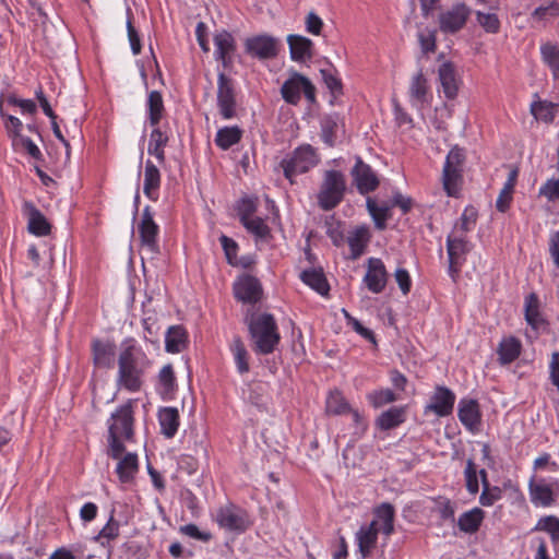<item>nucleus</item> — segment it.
<instances>
[{"instance_id": "obj_36", "label": "nucleus", "mask_w": 559, "mask_h": 559, "mask_svg": "<svg viewBox=\"0 0 559 559\" xmlns=\"http://www.w3.org/2000/svg\"><path fill=\"white\" fill-rule=\"evenodd\" d=\"M216 521L221 527L228 531L240 532L242 530L243 520L233 507L221 508L217 511Z\"/></svg>"}, {"instance_id": "obj_16", "label": "nucleus", "mask_w": 559, "mask_h": 559, "mask_svg": "<svg viewBox=\"0 0 559 559\" xmlns=\"http://www.w3.org/2000/svg\"><path fill=\"white\" fill-rule=\"evenodd\" d=\"M379 533L378 521H371L369 524L361 525L357 531L356 542L361 559H367L371 556L373 549L377 547Z\"/></svg>"}, {"instance_id": "obj_24", "label": "nucleus", "mask_w": 559, "mask_h": 559, "mask_svg": "<svg viewBox=\"0 0 559 559\" xmlns=\"http://www.w3.org/2000/svg\"><path fill=\"white\" fill-rule=\"evenodd\" d=\"M370 241V231L366 226H358L347 236V242L350 249V259L360 258Z\"/></svg>"}, {"instance_id": "obj_44", "label": "nucleus", "mask_w": 559, "mask_h": 559, "mask_svg": "<svg viewBox=\"0 0 559 559\" xmlns=\"http://www.w3.org/2000/svg\"><path fill=\"white\" fill-rule=\"evenodd\" d=\"M264 297V292L259 278L247 273V305L254 306Z\"/></svg>"}, {"instance_id": "obj_60", "label": "nucleus", "mask_w": 559, "mask_h": 559, "mask_svg": "<svg viewBox=\"0 0 559 559\" xmlns=\"http://www.w3.org/2000/svg\"><path fill=\"white\" fill-rule=\"evenodd\" d=\"M539 194L547 198L548 201L554 202L559 199V180L549 179L539 189Z\"/></svg>"}, {"instance_id": "obj_21", "label": "nucleus", "mask_w": 559, "mask_h": 559, "mask_svg": "<svg viewBox=\"0 0 559 559\" xmlns=\"http://www.w3.org/2000/svg\"><path fill=\"white\" fill-rule=\"evenodd\" d=\"M188 344V332L183 325L177 324L168 328L165 334V349L167 353H181Z\"/></svg>"}, {"instance_id": "obj_11", "label": "nucleus", "mask_w": 559, "mask_h": 559, "mask_svg": "<svg viewBox=\"0 0 559 559\" xmlns=\"http://www.w3.org/2000/svg\"><path fill=\"white\" fill-rule=\"evenodd\" d=\"M472 247L467 239L447 238L448 272L453 282H456L461 267L466 261V254L472 250Z\"/></svg>"}, {"instance_id": "obj_50", "label": "nucleus", "mask_w": 559, "mask_h": 559, "mask_svg": "<svg viewBox=\"0 0 559 559\" xmlns=\"http://www.w3.org/2000/svg\"><path fill=\"white\" fill-rule=\"evenodd\" d=\"M187 442L189 443V449L192 452V455L195 457H206L207 447H206V438L203 433H193L187 438Z\"/></svg>"}, {"instance_id": "obj_20", "label": "nucleus", "mask_w": 559, "mask_h": 559, "mask_svg": "<svg viewBox=\"0 0 559 559\" xmlns=\"http://www.w3.org/2000/svg\"><path fill=\"white\" fill-rule=\"evenodd\" d=\"M215 58L221 60L224 68H228L233 61V55L236 49L233 35L226 31L217 33L214 36Z\"/></svg>"}, {"instance_id": "obj_19", "label": "nucleus", "mask_w": 559, "mask_h": 559, "mask_svg": "<svg viewBox=\"0 0 559 559\" xmlns=\"http://www.w3.org/2000/svg\"><path fill=\"white\" fill-rule=\"evenodd\" d=\"M24 213L28 216L27 229L31 234L43 237L50 234L51 225L44 214L29 201L23 204Z\"/></svg>"}, {"instance_id": "obj_18", "label": "nucleus", "mask_w": 559, "mask_h": 559, "mask_svg": "<svg viewBox=\"0 0 559 559\" xmlns=\"http://www.w3.org/2000/svg\"><path fill=\"white\" fill-rule=\"evenodd\" d=\"M438 78L444 96L448 99H454L461 84L454 63L451 61L441 63L438 69Z\"/></svg>"}, {"instance_id": "obj_38", "label": "nucleus", "mask_w": 559, "mask_h": 559, "mask_svg": "<svg viewBox=\"0 0 559 559\" xmlns=\"http://www.w3.org/2000/svg\"><path fill=\"white\" fill-rule=\"evenodd\" d=\"M242 130L239 127L221 128L215 136V144L222 150H228L241 141Z\"/></svg>"}, {"instance_id": "obj_37", "label": "nucleus", "mask_w": 559, "mask_h": 559, "mask_svg": "<svg viewBox=\"0 0 559 559\" xmlns=\"http://www.w3.org/2000/svg\"><path fill=\"white\" fill-rule=\"evenodd\" d=\"M147 114H148V122L152 127H156L165 111L163 96L158 91H152L147 97Z\"/></svg>"}, {"instance_id": "obj_56", "label": "nucleus", "mask_w": 559, "mask_h": 559, "mask_svg": "<svg viewBox=\"0 0 559 559\" xmlns=\"http://www.w3.org/2000/svg\"><path fill=\"white\" fill-rule=\"evenodd\" d=\"M322 79L331 92V94L336 97L343 93V85L341 80L334 75L330 70H321Z\"/></svg>"}, {"instance_id": "obj_30", "label": "nucleus", "mask_w": 559, "mask_h": 559, "mask_svg": "<svg viewBox=\"0 0 559 559\" xmlns=\"http://www.w3.org/2000/svg\"><path fill=\"white\" fill-rule=\"evenodd\" d=\"M160 186V173L151 159L145 163L143 192L151 200L157 199V190Z\"/></svg>"}, {"instance_id": "obj_3", "label": "nucleus", "mask_w": 559, "mask_h": 559, "mask_svg": "<svg viewBox=\"0 0 559 559\" xmlns=\"http://www.w3.org/2000/svg\"><path fill=\"white\" fill-rule=\"evenodd\" d=\"M252 350L258 355L272 354L281 342L277 322L273 314L252 313L249 320Z\"/></svg>"}, {"instance_id": "obj_47", "label": "nucleus", "mask_w": 559, "mask_h": 559, "mask_svg": "<svg viewBox=\"0 0 559 559\" xmlns=\"http://www.w3.org/2000/svg\"><path fill=\"white\" fill-rule=\"evenodd\" d=\"M120 523L114 518V510L106 523V525L99 531V533L93 538L95 542L104 543L102 539L112 540L119 536Z\"/></svg>"}, {"instance_id": "obj_39", "label": "nucleus", "mask_w": 559, "mask_h": 559, "mask_svg": "<svg viewBox=\"0 0 559 559\" xmlns=\"http://www.w3.org/2000/svg\"><path fill=\"white\" fill-rule=\"evenodd\" d=\"M247 231L255 237V245L259 249L261 243L271 239V229L261 217H247Z\"/></svg>"}, {"instance_id": "obj_22", "label": "nucleus", "mask_w": 559, "mask_h": 559, "mask_svg": "<svg viewBox=\"0 0 559 559\" xmlns=\"http://www.w3.org/2000/svg\"><path fill=\"white\" fill-rule=\"evenodd\" d=\"M115 344L94 340L92 343L93 361L98 368H111L115 358Z\"/></svg>"}, {"instance_id": "obj_29", "label": "nucleus", "mask_w": 559, "mask_h": 559, "mask_svg": "<svg viewBox=\"0 0 559 559\" xmlns=\"http://www.w3.org/2000/svg\"><path fill=\"white\" fill-rule=\"evenodd\" d=\"M177 388L173 366L168 364L158 373V391L164 400H170L174 399Z\"/></svg>"}, {"instance_id": "obj_23", "label": "nucleus", "mask_w": 559, "mask_h": 559, "mask_svg": "<svg viewBox=\"0 0 559 559\" xmlns=\"http://www.w3.org/2000/svg\"><path fill=\"white\" fill-rule=\"evenodd\" d=\"M287 43L289 46L290 58L294 61H306L311 59L312 57V46L313 43L311 39L301 36V35H288Z\"/></svg>"}, {"instance_id": "obj_43", "label": "nucleus", "mask_w": 559, "mask_h": 559, "mask_svg": "<svg viewBox=\"0 0 559 559\" xmlns=\"http://www.w3.org/2000/svg\"><path fill=\"white\" fill-rule=\"evenodd\" d=\"M367 209L378 229L383 230L386 227V221L390 217V209L388 206H379L373 200H367Z\"/></svg>"}, {"instance_id": "obj_26", "label": "nucleus", "mask_w": 559, "mask_h": 559, "mask_svg": "<svg viewBox=\"0 0 559 559\" xmlns=\"http://www.w3.org/2000/svg\"><path fill=\"white\" fill-rule=\"evenodd\" d=\"M179 412L176 407H164L158 412L160 432L166 438L175 437L179 428Z\"/></svg>"}, {"instance_id": "obj_25", "label": "nucleus", "mask_w": 559, "mask_h": 559, "mask_svg": "<svg viewBox=\"0 0 559 559\" xmlns=\"http://www.w3.org/2000/svg\"><path fill=\"white\" fill-rule=\"evenodd\" d=\"M300 280L320 295L326 296L329 294L330 285L322 267L304 270L300 274Z\"/></svg>"}, {"instance_id": "obj_10", "label": "nucleus", "mask_w": 559, "mask_h": 559, "mask_svg": "<svg viewBox=\"0 0 559 559\" xmlns=\"http://www.w3.org/2000/svg\"><path fill=\"white\" fill-rule=\"evenodd\" d=\"M471 13L472 10L465 3L454 4L451 9L440 13V31L444 34L457 33L465 26Z\"/></svg>"}, {"instance_id": "obj_53", "label": "nucleus", "mask_w": 559, "mask_h": 559, "mask_svg": "<svg viewBox=\"0 0 559 559\" xmlns=\"http://www.w3.org/2000/svg\"><path fill=\"white\" fill-rule=\"evenodd\" d=\"M477 22L487 33H498L500 28V22L496 14L493 13H483L478 11L476 13Z\"/></svg>"}, {"instance_id": "obj_12", "label": "nucleus", "mask_w": 559, "mask_h": 559, "mask_svg": "<svg viewBox=\"0 0 559 559\" xmlns=\"http://www.w3.org/2000/svg\"><path fill=\"white\" fill-rule=\"evenodd\" d=\"M141 245L151 253L159 252L157 236L159 231L158 225L154 222L151 207L147 205L143 209L142 218L138 226Z\"/></svg>"}, {"instance_id": "obj_2", "label": "nucleus", "mask_w": 559, "mask_h": 559, "mask_svg": "<svg viewBox=\"0 0 559 559\" xmlns=\"http://www.w3.org/2000/svg\"><path fill=\"white\" fill-rule=\"evenodd\" d=\"M134 439V417L132 401L119 406L110 416L108 425V450L107 454L111 459H119L126 448L123 441H133Z\"/></svg>"}, {"instance_id": "obj_13", "label": "nucleus", "mask_w": 559, "mask_h": 559, "mask_svg": "<svg viewBox=\"0 0 559 559\" xmlns=\"http://www.w3.org/2000/svg\"><path fill=\"white\" fill-rule=\"evenodd\" d=\"M388 282V272L384 263L379 258H369L367 261V272L364 276V283L373 294H380L384 290Z\"/></svg>"}, {"instance_id": "obj_15", "label": "nucleus", "mask_w": 559, "mask_h": 559, "mask_svg": "<svg viewBox=\"0 0 559 559\" xmlns=\"http://www.w3.org/2000/svg\"><path fill=\"white\" fill-rule=\"evenodd\" d=\"M352 176L357 190L365 194L374 191L379 186V179L371 167L357 157L356 164L352 169Z\"/></svg>"}, {"instance_id": "obj_40", "label": "nucleus", "mask_w": 559, "mask_h": 559, "mask_svg": "<svg viewBox=\"0 0 559 559\" xmlns=\"http://www.w3.org/2000/svg\"><path fill=\"white\" fill-rule=\"evenodd\" d=\"M538 308L539 301L537 296L534 293L530 294L525 299V319L534 329H537L544 322Z\"/></svg>"}, {"instance_id": "obj_59", "label": "nucleus", "mask_w": 559, "mask_h": 559, "mask_svg": "<svg viewBox=\"0 0 559 559\" xmlns=\"http://www.w3.org/2000/svg\"><path fill=\"white\" fill-rule=\"evenodd\" d=\"M179 532L198 540L209 542L212 538L210 532H201L195 524H186L179 527Z\"/></svg>"}, {"instance_id": "obj_35", "label": "nucleus", "mask_w": 559, "mask_h": 559, "mask_svg": "<svg viewBox=\"0 0 559 559\" xmlns=\"http://www.w3.org/2000/svg\"><path fill=\"white\" fill-rule=\"evenodd\" d=\"M118 460L116 473L120 481H131L139 468L138 455L135 453H127L122 459L120 456Z\"/></svg>"}, {"instance_id": "obj_55", "label": "nucleus", "mask_w": 559, "mask_h": 559, "mask_svg": "<svg viewBox=\"0 0 559 559\" xmlns=\"http://www.w3.org/2000/svg\"><path fill=\"white\" fill-rule=\"evenodd\" d=\"M540 53L543 61L551 68L552 66H556V62H559V46L546 43L542 45L540 47Z\"/></svg>"}, {"instance_id": "obj_8", "label": "nucleus", "mask_w": 559, "mask_h": 559, "mask_svg": "<svg viewBox=\"0 0 559 559\" xmlns=\"http://www.w3.org/2000/svg\"><path fill=\"white\" fill-rule=\"evenodd\" d=\"M280 48V39L269 34H259L247 38V55L261 61L276 58Z\"/></svg>"}, {"instance_id": "obj_31", "label": "nucleus", "mask_w": 559, "mask_h": 559, "mask_svg": "<svg viewBox=\"0 0 559 559\" xmlns=\"http://www.w3.org/2000/svg\"><path fill=\"white\" fill-rule=\"evenodd\" d=\"M522 344L514 336L503 338L498 346L499 362L508 365L513 362L521 354Z\"/></svg>"}, {"instance_id": "obj_32", "label": "nucleus", "mask_w": 559, "mask_h": 559, "mask_svg": "<svg viewBox=\"0 0 559 559\" xmlns=\"http://www.w3.org/2000/svg\"><path fill=\"white\" fill-rule=\"evenodd\" d=\"M409 96L416 104H426L429 100V85L428 80L420 70L416 73L409 84Z\"/></svg>"}, {"instance_id": "obj_49", "label": "nucleus", "mask_w": 559, "mask_h": 559, "mask_svg": "<svg viewBox=\"0 0 559 559\" xmlns=\"http://www.w3.org/2000/svg\"><path fill=\"white\" fill-rule=\"evenodd\" d=\"M466 489L471 495H476L479 490L477 467L472 459L466 461L464 469Z\"/></svg>"}, {"instance_id": "obj_27", "label": "nucleus", "mask_w": 559, "mask_h": 559, "mask_svg": "<svg viewBox=\"0 0 559 559\" xmlns=\"http://www.w3.org/2000/svg\"><path fill=\"white\" fill-rule=\"evenodd\" d=\"M395 510L391 503L383 502L374 510V519L378 521L380 532L385 536H390L394 532Z\"/></svg>"}, {"instance_id": "obj_17", "label": "nucleus", "mask_w": 559, "mask_h": 559, "mask_svg": "<svg viewBox=\"0 0 559 559\" xmlns=\"http://www.w3.org/2000/svg\"><path fill=\"white\" fill-rule=\"evenodd\" d=\"M457 417L467 430L476 432L481 421L478 402L474 399H462L459 402Z\"/></svg>"}, {"instance_id": "obj_46", "label": "nucleus", "mask_w": 559, "mask_h": 559, "mask_svg": "<svg viewBox=\"0 0 559 559\" xmlns=\"http://www.w3.org/2000/svg\"><path fill=\"white\" fill-rule=\"evenodd\" d=\"M433 511L439 514L442 521L454 522L455 508L450 499L444 497L436 498Z\"/></svg>"}, {"instance_id": "obj_41", "label": "nucleus", "mask_w": 559, "mask_h": 559, "mask_svg": "<svg viewBox=\"0 0 559 559\" xmlns=\"http://www.w3.org/2000/svg\"><path fill=\"white\" fill-rule=\"evenodd\" d=\"M325 407L326 412L332 415H344L350 411L348 402L340 391L330 392Z\"/></svg>"}, {"instance_id": "obj_6", "label": "nucleus", "mask_w": 559, "mask_h": 559, "mask_svg": "<svg viewBox=\"0 0 559 559\" xmlns=\"http://www.w3.org/2000/svg\"><path fill=\"white\" fill-rule=\"evenodd\" d=\"M464 163V150L459 146L452 147L447 155L442 171L443 188L450 197H457L460 192Z\"/></svg>"}, {"instance_id": "obj_34", "label": "nucleus", "mask_w": 559, "mask_h": 559, "mask_svg": "<svg viewBox=\"0 0 559 559\" xmlns=\"http://www.w3.org/2000/svg\"><path fill=\"white\" fill-rule=\"evenodd\" d=\"M485 512L479 508H474L460 515L457 520L459 528L468 534L476 533L484 520Z\"/></svg>"}, {"instance_id": "obj_9", "label": "nucleus", "mask_w": 559, "mask_h": 559, "mask_svg": "<svg viewBox=\"0 0 559 559\" xmlns=\"http://www.w3.org/2000/svg\"><path fill=\"white\" fill-rule=\"evenodd\" d=\"M217 106L224 119L236 115V93L234 81L221 72L217 79Z\"/></svg>"}, {"instance_id": "obj_62", "label": "nucleus", "mask_w": 559, "mask_h": 559, "mask_svg": "<svg viewBox=\"0 0 559 559\" xmlns=\"http://www.w3.org/2000/svg\"><path fill=\"white\" fill-rule=\"evenodd\" d=\"M144 329V338L154 343V337L157 336L159 326L157 325V320L154 316H148L142 321Z\"/></svg>"}, {"instance_id": "obj_4", "label": "nucleus", "mask_w": 559, "mask_h": 559, "mask_svg": "<svg viewBox=\"0 0 559 559\" xmlns=\"http://www.w3.org/2000/svg\"><path fill=\"white\" fill-rule=\"evenodd\" d=\"M346 192L345 176L338 170H326L317 195L318 205L323 211L335 209Z\"/></svg>"}, {"instance_id": "obj_52", "label": "nucleus", "mask_w": 559, "mask_h": 559, "mask_svg": "<svg viewBox=\"0 0 559 559\" xmlns=\"http://www.w3.org/2000/svg\"><path fill=\"white\" fill-rule=\"evenodd\" d=\"M230 352L234 355L238 371L245 372V344L240 335H236L229 345Z\"/></svg>"}, {"instance_id": "obj_64", "label": "nucleus", "mask_w": 559, "mask_h": 559, "mask_svg": "<svg viewBox=\"0 0 559 559\" xmlns=\"http://www.w3.org/2000/svg\"><path fill=\"white\" fill-rule=\"evenodd\" d=\"M534 499L540 501L543 506H550L554 501L552 490L545 485H537L533 489Z\"/></svg>"}, {"instance_id": "obj_42", "label": "nucleus", "mask_w": 559, "mask_h": 559, "mask_svg": "<svg viewBox=\"0 0 559 559\" xmlns=\"http://www.w3.org/2000/svg\"><path fill=\"white\" fill-rule=\"evenodd\" d=\"M219 242L224 250L226 261L229 265L238 266L242 264L245 266V263H242V259H238L237 257L239 246L233 238L223 234L219 237Z\"/></svg>"}, {"instance_id": "obj_57", "label": "nucleus", "mask_w": 559, "mask_h": 559, "mask_svg": "<svg viewBox=\"0 0 559 559\" xmlns=\"http://www.w3.org/2000/svg\"><path fill=\"white\" fill-rule=\"evenodd\" d=\"M369 399L374 407H381L385 404L396 401V395L392 390L384 389L371 393Z\"/></svg>"}, {"instance_id": "obj_1", "label": "nucleus", "mask_w": 559, "mask_h": 559, "mask_svg": "<svg viewBox=\"0 0 559 559\" xmlns=\"http://www.w3.org/2000/svg\"><path fill=\"white\" fill-rule=\"evenodd\" d=\"M151 366V359L141 347L126 343L118 356L117 385L131 393L140 392Z\"/></svg>"}, {"instance_id": "obj_33", "label": "nucleus", "mask_w": 559, "mask_h": 559, "mask_svg": "<svg viewBox=\"0 0 559 559\" xmlns=\"http://www.w3.org/2000/svg\"><path fill=\"white\" fill-rule=\"evenodd\" d=\"M405 421V408L393 406L383 412L376 421V425L381 430H391Z\"/></svg>"}, {"instance_id": "obj_7", "label": "nucleus", "mask_w": 559, "mask_h": 559, "mask_svg": "<svg viewBox=\"0 0 559 559\" xmlns=\"http://www.w3.org/2000/svg\"><path fill=\"white\" fill-rule=\"evenodd\" d=\"M301 93L310 104L316 102L314 85L305 75L294 72L281 87L282 97L286 103L297 105L301 98Z\"/></svg>"}, {"instance_id": "obj_45", "label": "nucleus", "mask_w": 559, "mask_h": 559, "mask_svg": "<svg viewBox=\"0 0 559 559\" xmlns=\"http://www.w3.org/2000/svg\"><path fill=\"white\" fill-rule=\"evenodd\" d=\"M337 119L326 116L321 120V138L329 146H333L336 138Z\"/></svg>"}, {"instance_id": "obj_48", "label": "nucleus", "mask_w": 559, "mask_h": 559, "mask_svg": "<svg viewBox=\"0 0 559 559\" xmlns=\"http://www.w3.org/2000/svg\"><path fill=\"white\" fill-rule=\"evenodd\" d=\"M0 115L4 119V128L9 134L10 138L13 139V141H16L20 139L21 131L23 128L22 121L12 115H5L2 110V100L0 99Z\"/></svg>"}, {"instance_id": "obj_5", "label": "nucleus", "mask_w": 559, "mask_h": 559, "mask_svg": "<svg viewBox=\"0 0 559 559\" xmlns=\"http://www.w3.org/2000/svg\"><path fill=\"white\" fill-rule=\"evenodd\" d=\"M318 162L316 150L307 144L297 147L290 156L282 159L280 165L285 178L293 185L298 175L309 171Z\"/></svg>"}, {"instance_id": "obj_58", "label": "nucleus", "mask_w": 559, "mask_h": 559, "mask_svg": "<svg viewBox=\"0 0 559 559\" xmlns=\"http://www.w3.org/2000/svg\"><path fill=\"white\" fill-rule=\"evenodd\" d=\"M502 490L498 486H489L483 488V492L479 497V502L484 507H490L496 501L501 499Z\"/></svg>"}, {"instance_id": "obj_28", "label": "nucleus", "mask_w": 559, "mask_h": 559, "mask_svg": "<svg viewBox=\"0 0 559 559\" xmlns=\"http://www.w3.org/2000/svg\"><path fill=\"white\" fill-rule=\"evenodd\" d=\"M169 136L166 132L162 131L157 126L152 130L150 135V141L147 145V153L157 158L159 164H164L165 156V147L168 144Z\"/></svg>"}, {"instance_id": "obj_14", "label": "nucleus", "mask_w": 559, "mask_h": 559, "mask_svg": "<svg viewBox=\"0 0 559 559\" xmlns=\"http://www.w3.org/2000/svg\"><path fill=\"white\" fill-rule=\"evenodd\" d=\"M455 394L443 385H437L425 413L432 412L439 417L449 416L453 412Z\"/></svg>"}, {"instance_id": "obj_51", "label": "nucleus", "mask_w": 559, "mask_h": 559, "mask_svg": "<svg viewBox=\"0 0 559 559\" xmlns=\"http://www.w3.org/2000/svg\"><path fill=\"white\" fill-rule=\"evenodd\" d=\"M535 530L549 533L554 543L559 540V519L555 515L542 518Z\"/></svg>"}, {"instance_id": "obj_63", "label": "nucleus", "mask_w": 559, "mask_h": 559, "mask_svg": "<svg viewBox=\"0 0 559 559\" xmlns=\"http://www.w3.org/2000/svg\"><path fill=\"white\" fill-rule=\"evenodd\" d=\"M306 29L312 35H320L323 28L322 19L314 12H309L306 16Z\"/></svg>"}, {"instance_id": "obj_54", "label": "nucleus", "mask_w": 559, "mask_h": 559, "mask_svg": "<svg viewBox=\"0 0 559 559\" xmlns=\"http://www.w3.org/2000/svg\"><path fill=\"white\" fill-rule=\"evenodd\" d=\"M437 31L428 29L427 32H420L418 34V40L424 53L435 52L437 48Z\"/></svg>"}, {"instance_id": "obj_61", "label": "nucleus", "mask_w": 559, "mask_h": 559, "mask_svg": "<svg viewBox=\"0 0 559 559\" xmlns=\"http://www.w3.org/2000/svg\"><path fill=\"white\" fill-rule=\"evenodd\" d=\"M127 31H128V38L130 41L131 50L133 55H139L142 49L141 40L138 31L132 24L131 14H129L127 20Z\"/></svg>"}]
</instances>
